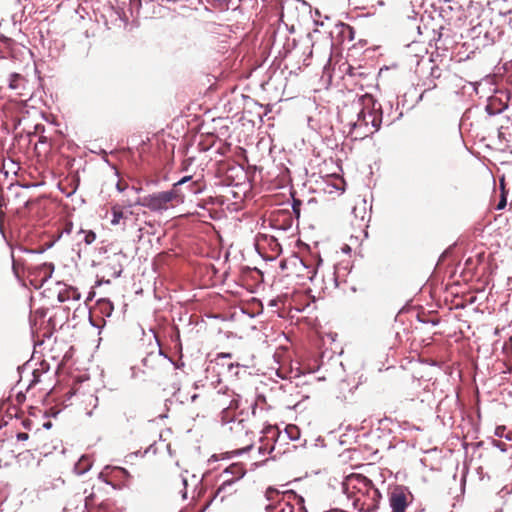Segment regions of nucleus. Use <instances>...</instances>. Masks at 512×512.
I'll use <instances>...</instances> for the list:
<instances>
[{"label":"nucleus","mask_w":512,"mask_h":512,"mask_svg":"<svg viewBox=\"0 0 512 512\" xmlns=\"http://www.w3.org/2000/svg\"><path fill=\"white\" fill-rule=\"evenodd\" d=\"M93 500V494H90L88 497H86V505H88L89 503H91Z\"/></svg>","instance_id":"nucleus-28"},{"label":"nucleus","mask_w":512,"mask_h":512,"mask_svg":"<svg viewBox=\"0 0 512 512\" xmlns=\"http://www.w3.org/2000/svg\"><path fill=\"white\" fill-rule=\"evenodd\" d=\"M339 28L343 37H346L349 41L354 40L355 31L353 27L345 23H340Z\"/></svg>","instance_id":"nucleus-17"},{"label":"nucleus","mask_w":512,"mask_h":512,"mask_svg":"<svg viewBox=\"0 0 512 512\" xmlns=\"http://www.w3.org/2000/svg\"><path fill=\"white\" fill-rule=\"evenodd\" d=\"M232 423L229 427L231 431L235 445L238 446L240 451L246 452L250 450L254 445L255 433L250 430L247 422L243 419L230 421Z\"/></svg>","instance_id":"nucleus-5"},{"label":"nucleus","mask_w":512,"mask_h":512,"mask_svg":"<svg viewBox=\"0 0 512 512\" xmlns=\"http://www.w3.org/2000/svg\"><path fill=\"white\" fill-rule=\"evenodd\" d=\"M503 351L504 353H506L507 355L511 352L512 353V336L509 338V340L507 342L504 343L503 345Z\"/></svg>","instance_id":"nucleus-22"},{"label":"nucleus","mask_w":512,"mask_h":512,"mask_svg":"<svg viewBox=\"0 0 512 512\" xmlns=\"http://www.w3.org/2000/svg\"><path fill=\"white\" fill-rule=\"evenodd\" d=\"M506 430V427L503 426V425H500V426H497L495 428V432L494 434L497 436V437H506L507 439H511L509 435H505L504 432Z\"/></svg>","instance_id":"nucleus-21"},{"label":"nucleus","mask_w":512,"mask_h":512,"mask_svg":"<svg viewBox=\"0 0 512 512\" xmlns=\"http://www.w3.org/2000/svg\"><path fill=\"white\" fill-rule=\"evenodd\" d=\"M10 88L17 90L20 96H31L32 91L29 87L28 80L20 74H13L10 78Z\"/></svg>","instance_id":"nucleus-11"},{"label":"nucleus","mask_w":512,"mask_h":512,"mask_svg":"<svg viewBox=\"0 0 512 512\" xmlns=\"http://www.w3.org/2000/svg\"><path fill=\"white\" fill-rule=\"evenodd\" d=\"M364 107L358 113V119L353 124L355 130H362L360 136L366 137L377 132L382 123V107L371 96L364 98Z\"/></svg>","instance_id":"nucleus-4"},{"label":"nucleus","mask_w":512,"mask_h":512,"mask_svg":"<svg viewBox=\"0 0 512 512\" xmlns=\"http://www.w3.org/2000/svg\"><path fill=\"white\" fill-rule=\"evenodd\" d=\"M262 434L259 439L258 451L261 455L270 454L280 437V431L277 426L268 425L262 429Z\"/></svg>","instance_id":"nucleus-8"},{"label":"nucleus","mask_w":512,"mask_h":512,"mask_svg":"<svg viewBox=\"0 0 512 512\" xmlns=\"http://www.w3.org/2000/svg\"><path fill=\"white\" fill-rule=\"evenodd\" d=\"M72 231H73V223L70 221H67L64 224L63 232H65L66 234H71Z\"/></svg>","instance_id":"nucleus-24"},{"label":"nucleus","mask_w":512,"mask_h":512,"mask_svg":"<svg viewBox=\"0 0 512 512\" xmlns=\"http://www.w3.org/2000/svg\"><path fill=\"white\" fill-rule=\"evenodd\" d=\"M92 466V461L88 456H82L74 466V471L78 475L86 473Z\"/></svg>","instance_id":"nucleus-15"},{"label":"nucleus","mask_w":512,"mask_h":512,"mask_svg":"<svg viewBox=\"0 0 512 512\" xmlns=\"http://www.w3.org/2000/svg\"><path fill=\"white\" fill-rule=\"evenodd\" d=\"M33 376H34V380L32 381V383H36V382H38L39 380H38V378H37V377H38V376H37V371H34V372H33Z\"/></svg>","instance_id":"nucleus-29"},{"label":"nucleus","mask_w":512,"mask_h":512,"mask_svg":"<svg viewBox=\"0 0 512 512\" xmlns=\"http://www.w3.org/2000/svg\"><path fill=\"white\" fill-rule=\"evenodd\" d=\"M132 207V204H128L126 206H122L119 204H115L111 207V224L116 226L121 224L122 220H126L129 215H132L133 212L130 209Z\"/></svg>","instance_id":"nucleus-12"},{"label":"nucleus","mask_w":512,"mask_h":512,"mask_svg":"<svg viewBox=\"0 0 512 512\" xmlns=\"http://www.w3.org/2000/svg\"><path fill=\"white\" fill-rule=\"evenodd\" d=\"M78 242H84L86 245L92 244L96 240V234L92 230H85L80 228L76 232Z\"/></svg>","instance_id":"nucleus-14"},{"label":"nucleus","mask_w":512,"mask_h":512,"mask_svg":"<svg viewBox=\"0 0 512 512\" xmlns=\"http://www.w3.org/2000/svg\"><path fill=\"white\" fill-rule=\"evenodd\" d=\"M222 478V483L218 487L214 499L219 500L220 502H224L229 497L235 495L238 492L237 483L231 480L228 475H220Z\"/></svg>","instance_id":"nucleus-10"},{"label":"nucleus","mask_w":512,"mask_h":512,"mask_svg":"<svg viewBox=\"0 0 512 512\" xmlns=\"http://www.w3.org/2000/svg\"><path fill=\"white\" fill-rule=\"evenodd\" d=\"M343 490L359 512H376L381 499L380 491L362 474L352 473L345 478Z\"/></svg>","instance_id":"nucleus-1"},{"label":"nucleus","mask_w":512,"mask_h":512,"mask_svg":"<svg viewBox=\"0 0 512 512\" xmlns=\"http://www.w3.org/2000/svg\"><path fill=\"white\" fill-rule=\"evenodd\" d=\"M413 500L414 495L408 487L403 485L395 486L389 493L391 512H408L407 509Z\"/></svg>","instance_id":"nucleus-7"},{"label":"nucleus","mask_w":512,"mask_h":512,"mask_svg":"<svg viewBox=\"0 0 512 512\" xmlns=\"http://www.w3.org/2000/svg\"><path fill=\"white\" fill-rule=\"evenodd\" d=\"M228 475L231 480L238 483V481L244 476L245 471L240 464H232L227 469H225L221 475Z\"/></svg>","instance_id":"nucleus-13"},{"label":"nucleus","mask_w":512,"mask_h":512,"mask_svg":"<svg viewBox=\"0 0 512 512\" xmlns=\"http://www.w3.org/2000/svg\"><path fill=\"white\" fill-rule=\"evenodd\" d=\"M203 406L207 410H222V422L230 423L234 419L233 411L238 409V396L227 388L222 391L212 390L204 396Z\"/></svg>","instance_id":"nucleus-3"},{"label":"nucleus","mask_w":512,"mask_h":512,"mask_svg":"<svg viewBox=\"0 0 512 512\" xmlns=\"http://www.w3.org/2000/svg\"><path fill=\"white\" fill-rule=\"evenodd\" d=\"M285 433L291 440H297L300 437V430L296 425H287L285 428Z\"/></svg>","instance_id":"nucleus-18"},{"label":"nucleus","mask_w":512,"mask_h":512,"mask_svg":"<svg viewBox=\"0 0 512 512\" xmlns=\"http://www.w3.org/2000/svg\"><path fill=\"white\" fill-rule=\"evenodd\" d=\"M198 397H199V395H193L192 396V401L194 402Z\"/></svg>","instance_id":"nucleus-30"},{"label":"nucleus","mask_w":512,"mask_h":512,"mask_svg":"<svg viewBox=\"0 0 512 512\" xmlns=\"http://www.w3.org/2000/svg\"><path fill=\"white\" fill-rule=\"evenodd\" d=\"M268 512H307L304 499L294 491L282 493L281 500L266 507Z\"/></svg>","instance_id":"nucleus-6"},{"label":"nucleus","mask_w":512,"mask_h":512,"mask_svg":"<svg viewBox=\"0 0 512 512\" xmlns=\"http://www.w3.org/2000/svg\"><path fill=\"white\" fill-rule=\"evenodd\" d=\"M189 191L191 193H199L201 191V187L198 185L197 182H192L190 185H189Z\"/></svg>","instance_id":"nucleus-23"},{"label":"nucleus","mask_w":512,"mask_h":512,"mask_svg":"<svg viewBox=\"0 0 512 512\" xmlns=\"http://www.w3.org/2000/svg\"><path fill=\"white\" fill-rule=\"evenodd\" d=\"M262 434L259 439L258 451L261 455L270 454L280 437V431L277 426L268 425L262 429Z\"/></svg>","instance_id":"nucleus-9"},{"label":"nucleus","mask_w":512,"mask_h":512,"mask_svg":"<svg viewBox=\"0 0 512 512\" xmlns=\"http://www.w3.org/2000/svg\"><path fill=\"white\" fill-rule=\"evenodd\" d=\"M282 493H280L277 489L273 487H268L265 492V497L270 504H276L279 500H281Z\"/></svg>","instance_id":"nucleus-16"},{"label":"nucleus","mask_w":512,"mask_h":512,"mask_svg":"<svg viewBox=\"0 0 512 512\" xmlns=\"http://www.w3.org/2000/svg\"><path fill=\"white\" fill-rule=\"evenodd\" d=\"M127 186H128L127 183L123 182L122 180H119L117 185H116L117 189L120 192L124 191L127 188Z\"/></svg>","instance_id":"nucleus-25"},{"label":"nucleus","mask_w":512,"mask_h":512,"mask_svg":"<svg viewBox=\"0 0 512 512\" xmlns=\"http://www.w3.org/2000/svg\"><path fill=\"white\" fill-rule=\"evenodd\" d=\"M29 438V435L27 433H24V432H20L17 434V439L19 441H25Z\"/></svg>","instance_id":"nucleus-26"},{"label":"nucleus","mask_w":512,"mask_h":512,"mask_svg":"<svg viewBox=\"0 0 512 512\" xmlns=\"http://www.w3.org/2000/svg\"><path fill=\"white\" fill-rule=\"evenodd\" d=\"M301 205V200L295 198L293 199L292 209L297 219L300 217Z\"/></svg>","instance_id":"nucleus-20"},{"label":"nucleus","mask_w":512,"mask_h":512,"mask_svg":"<svg viewBox=\"0 0 512 512\" xmlns=\"http://www.w3.org/2000/svg\"><path fill=\"white\" fill-rule=\"evenodd\" d=\"M190 180V176H185L176 184H174L171 190L157 192L138 198L135 204L146 207L153 212L168 210L169 208H172L177 204L183 203L184 194L181 193L179 186L185 184Z\"/></svg>","instance_id":"nucleus-2"},{"label":"nucleus","mask_w":512,"mask_h":512,"mask_svg":"<svg viewBox=\"0 0 512 512\" xmlns=\"http://www.w3.org/2000/svg\"><path fill=\"white\" fill-rule=\"evenodd\" d=\"M500 186L502 188V193H501L500 200H499V202H498V204L496 206V209H498V210H501V209H503L506 206V195H505V193L503 191V189H504V182H503V180H501Z\"/></svg>","instance_id":"nucleus-19"},{"label":"nucleus","mask_w":512,"mask_h":512,"mask_svg":"<svg viewBox=\"0 0 512 512\" xmlns=\"http://www.w3.org/2000/svg\"><path fill=\"white\" fill-rule=\"evenodd\" d=\"M231 354L230 353H220L218 354V358H224V357H228V358H231Z\"/></svg>","instance_id":"nucleus-27"}]
</instances>
